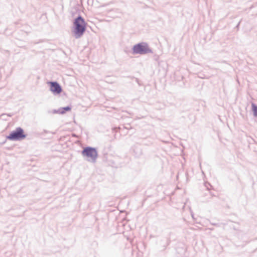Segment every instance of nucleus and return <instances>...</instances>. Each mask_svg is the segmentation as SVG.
Returning <instances> with one entry per match:
<instances>
[{"label":"nucleus","mask_w":257,"mask_h":257,"mask_svg":"<svg viewBox=\"0 0 257 257\" xmlns=\"http://www.w3.org/2000/svg\"><path fill=\"white\" fill-rule=\"evenodd\" d=\"M27 135L25 134L24 130L21 127H18L11 132L6 138L10 141H19L25 139Z\"/></svg>","instance_id":"20e7f679"},{"label":"nucleus","mask_w":257,"mask_h":257,"mask_svg":"<svg viewBox=\"0 0 257 257\" xmlns=\"http://www.w3.org/2000/svg\"><path fill=\"white\" fill-rule=\"evenodd\" d=\"M136 81H137V82L138 83V84H139V85H140V83H139V80H138V79H136Z\"/></svg>","instance_id":"f3484780"},{"label":"nucleus","mask_w":257,"mask_h":257,"mask_svg":"<svg viewBox=\"0 0 257 257\" xmlns=\"http://www.w3.org/2000/svg\"><path fill=\"white\" fill-rule=\"evenodd\" d=\"M133 153L136 158H140L143 154L142 149L139 145H135L133 147Z\"/></svg>","instance_id":"0eeeda50"},{"label":"nucleus","mask_w":257,"mask_h":257,"mask_svg":"<svg viewBox=\"0 0 257 257\" xmlns=\"http://www.w3.org/2000/svg\"><path fill=\"white\" fill-rule=\"evenodd\" d=\"M204 186L206 188L208 191H210L211 189H213L212 185L208 182H205L204 183Z\"/></svg>","instance_id":"9d476101"},{"label":"nucleus","mask_w":257,"mask_h":257,"mask_svg":"<svg viewBox=\"0 0 257 257\" xmlns=\"http://www.w3.org/2000/svg\"><path fill=\"white\" fill-rule=\"evenodd\" d=\"M81 154L88 162L95 163L98 158V152L96 148L87 146L83 148Z\"/></svg>","instance_id":"f03ea898"},{"label":"nucleus","mask_w":257,"mask_h":257,"mask_svg":"<svg viewBox=\"0 0 257 257\" xmlns=\"http://www.w3.org/2000/svg\"><path fill=\"white\" fill-rule=\"evenodd\" d=\"M2 119H4V120H7V118H5V116H3L2 117H1Z\"/></svg>","instance_id":"dca6fc26"},{"label":"nucleus","mask_w":257,"mask_h":257,"mask_svg":"<svg viewBox=\"0 0 257 257\" xmlns=\"http://www.w3.org/2000/svg\"><path fill=\"white\" fill-rule=\"evenodd\" d=\"M12 115H13V114H11V113H8V114H6V113H3V114H2L0 115V117H2L3 116H8L11 117Z\"/></svg>","instance_id":"f8f14e48"},{"label":"nucleus","mask_w":257,"mask_h":257,"mask_svg":"<svg viewBox=\"0 0 257 257\" xmlns=\"http://www.w3.org/2000/svg\"><path fill=\"white\" fill-rule=\"evenodd\" d=\"M50 133V132L48 131H47V130H44L43 132H42L40 134L41 135H43L44 133H45V134H47V133Z\"/></svg>","instance_id":"ddd939ff"},{"label":"nucleus","mask_w":257,"mask_h":257,"mask_svg":"<svg viewBox=\"0 0 257 257\" xmlns=\"http://www.w3.org/2000/svg\"><path fill=\"white\" fill-rule=\"evenodd\" d=\"M60 114H63L68 111H70L72 109L71 105H68L65 107H62L60 108Z\"/></svg>","instance_id":"6e6552de"},{"label":"nucleus","mask_w":257,"mask_h":257,"mask_svg":"<svg viewBox=\"0 0 257 257\" xmlns=\"http://www.w3.org/2000/svg\"><path fill=\"white\" fill-rule=\"evenodd\" d=\"M52 113L54 114L59 113L60 114V108L58 109H53L52 111Z\"/></svg>","instance_id":"9b49d317"},{"label":"nucleus","mask_w":257,"mask_h":257,"mask_svg":"<svg viewBox=\"0 0 257 257\" xmlns=\"http://www.w3.org/2000/svg\"><path fill=\"white\" fill-rule=\"evenodd\" d=\"M87 25L84 19L80 14L74 19L72 33L76 39H79L83 35L86 31Z\"/></svg>","instance_id":"f257e3e1"},{"label":"nucleus","mask_w":257,"mask_h":257,"mask_svg":"<svg viewBox=\"0 0 257 257\" xmlns=\"http://www.w3.org/2000/svg\"><path fill=\"white\" fill-rule=\"evenodd\" d=\"M132 53L133 54L145 55L153 53V51L147 43L142 42L133 46Z\"/></svg>","instance_id":"7ed1b4c3"},{"label":"nucleus","mask_w":257,"mask_h":257,"mask_svg":"<svg viewBox=\"0 0 257 257\" xmlns=\"http://www.w3.org/2000/svg\"><path fill=\"white\" fill-rule=\"evenodd\" d=\"M252 110L254 117H257V105L252 103L251 104Z\"/></svg>","instance_id":"1a4fd4ad"},{"label":"nucleus","mask_w":257,"mask_h":257,"mask_svg":"<svg viewBox=\"0 0 257 257\" xmlns=\"http://www.w3.org/2000/svg\"><path fill=\"white\" fill-rule=\"evenodd\" d=\"M240 22H239L237 24V25L236 26L235 28L238 30L239 29V25H240Z\"/></svg>","instance_id":"4468645a"},{"label":"nucleus","mask_w":257,"mask_h":257,"mask_svg":"<svg viewBox=\"0 0 257 257\" xmlns=\"http://www.w3.org/2000/svg\"><path fill=\"white\" fill-rule=\"evenodd\" d=\"M48 83L50 85V90L54 95L60 94L62 91V88L57 81H49Z\"/></svg>","instance_id":"39448f33"},{"label":"nucleus","mask_w":257,"mask_h":257,"mask_svg":"<svg viewBox=\"0 0 257 257\" xmlns=\"http://www.w3.org/2000/svg\"><path fill=\"white\" fill-rule=\"evenodd\" d=\"M171 240L169 237H163L157 242L159 249L161 251H164L166 249L167 246L169 245Z\"/></svg>","instance_id":"423d86ee"},{"label":"nucleus","mask_w":257,"mask_h":257,"mask_svg":"<svg viewBox=\"0 0 257 257\" xmlns=\"http://www.w3.org/2000/svg\"><path fill=\"white\" fill-rule=\"evenodd\" d=\"M209 191V193L211 196H216V195L214 193H213L212 192H210V191Z\"/></svg>","instance_id":"2eb2a0df"}]
</instances>
